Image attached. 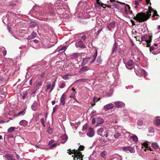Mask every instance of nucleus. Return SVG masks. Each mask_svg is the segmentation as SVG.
I'll use <instances>...</instances> for the list:
<instances>
[{
	"instance_id": "f8f14e48",
	"label": "nucleus",
	"mask_w": 160,
	"mask_h": 160,
	"mask_svg": "<svg viewBox=\"0 0 160 160\" xmlns=\"http://www.w3.org/2000/svg\"><path fill=\"white\" fill-rule=\"evenodd\" d=\"M114 104L117 108H123L125 106L124 103L122 102L117 101L114 102Z\"/></svg>"
},
{
	"instance_id": "39448f33",
	"label": "nucleus",
	"mask_w": 160,
	"mask_h": 160,
	"mask_svg": "<svg viewBox=\"0 0 160 160\" xmlns=\"http://www.w3.org/2000/svg\"><path fill=\"white\" fill-rule=\"evenodd\" d=\"M122 150L126 152L133 153L135 152V150L134 147H132L130 146L124 147L122 148Z\"/></svg>"
},
{
	"instance_id": "f257e3e1",
	"label": "nucleus",
	"mask_w": 160,
	"mask_h": 160,
	"mask_svg": "<svg viewBox=\"0 0 160 160\" xmlns=\"http://www.w3.org/2000/svg\"><path fill=\"white\" fill-rule=\"evenodd\" d=\"M151 16L153 20L157 19L159 17L157 11L150 8L147 13L142 12L138 13L134 19L139 22H143L147 21Z\"/></svg>"
},
{
	"instance_id": "9b49d317",
	"label": "nucleus",
	"mask_w": 160,
	"mask_h": 160,
	"mask_svg": "<svg viewBox=\"0 0 160 160\" xmlns=\"http://www.w3.org/2000/svg\"><path fill=\"white\" fill-rule=\"evenodd\" d=\"M115 26V23L114 22H111L108 23L107 25L106 29L108 31H110L112 28H113Z\"/></svg>"
},
{
	"instance_id": "8fccbe9b",
	"label": "nucleus",
	"mask_w": 160,
	"mask_h": 160,
	"mask_svg": "<svg viewBox=\"0 0 160 160\" xmlns=\"http://www.w3.org/2000/svg\"><path fill=\"white\" fill-rule=\"evenodd\" d=\"M36 92V90H31L29 92L30 94L32 95L33 94H35Z\"/></svg>"
},
{
	"instance_id": "ddd939ff",
	"label": "nucleus",
	"mask_w": 160,
	"mask_h": 160,
	"mask_svg": "<svg viewBox=\"0 0 160 160\" xmlns=\"http://www.w3.org/2000/svg\"><path fill=\"white\" fill-rule=\"evenodd\" d=\"M133 64V62L132 60H130L127 64H125L126 68L129 70H131L132 68V66Z\"/></svg>"
},
{
	"instance_id": "0eeeda50",
	"label": "nucleus",
	"mask_w": 160,
	"mask_h": 160,
	"mask_svg": "<svg viewBox=\"0 0 160 160\" xmlns=\"http://www.w3.org/2000/svg\"><path fill=\"white\" fill-rule=\"evenodd\" d=\"M120 127H118L116 128H112L110 129L112 131L113 130L115 131V133L114 135V137L116 139L118 138L121 135V133L120 132V131H119L120 130Z\"/></svg>"
},
{
	"instance_id": "e2e57ef3",
	"label": "nucleus",
	"mask_w": 160,
	"mask_h": 160,
	"mask_svg": "<svg viewBox=\"0 0 160 160\" xmlns=\"http://www.w3.org/2000/svg\"><path fill=\"white\" fill-rule=\"evenodd\" d=\"M57 105H56L53 108V112H54L56 110V107H57Z\"/></svg>"
},
{
	"instance_id": "37998d69",
	"label": "nucleus",
	"mask_w": 160,
	"mask_h": 160,
	"mask_svg": "<svg viewBox=\"0 0 160 160\" xmlns=\"http://www.w3.org/2000/svg\"><path fill=\"white\" fill-rule=\"evenodd\" d=\"M41 122L43 126V127H45V122H44V118H42L41 119Z\"/></svg>"
},
{
	"instance_id": "1a4fd4ad",
	"label": "nucleus",
	"mask_w": 160,
	"mask_h": 160,
	"mask_svg": "<svg viewBox=\"0 0 160 160\" xmlns=\"http://www.w3.org/2000/svg\"><path fill=\"white\" fill-rule=\"evenodd\" d=\"M75 46L77 48H84L86 47L85 45L81 40H78L75 43Z\"/></svg>"
},
{
	"instance_id": "dca6fc26",
	"label": "nucleus",
	"mask_w": 160,
	"mask_h": 160,
	"mask_svg": "<svg viewBox=\"0 0 160 160\" xmlns=\"http://www.w3.org/2000/svg\"><path fill=\"white\" fill-rule=\"evenodd\" d=\"M66 98V95L64 93H63L61 96V97L60 98V104H61L62 105H65V99Z\"/></svg>"
},
{
	"instance_id": "f3484780",
	"label": "nucleus",
	"mask_w": 160,
	"mask_h": 160,
	"mask_svg": "<svg viewBox=\"0 0 160 160\" xmlns=\"http://www.w3.org/2000/svg\"><path fill=\"white\" fill-rule=\"evenodd\" d=\"M4 158H6V160H15V159H13L12 156L9 154H7L3 156Z\"/></svg>"
},
{
	"instance_id": "0e129e2a",
	"label": "nucleus",
	"mask_w": 160,
	"mask_h": 160,
	"mask_svg": "<svg viewBox=\"0 0 160 160\" xmlns=\"http://www.w3.org/2000/svg\"><path fill=\"white\" fill-rule=\"evenodd\" d=\"M146 1L147 4L150 3V4H151L150 2V0H146Z\"/></svg>"
},
{
	"instance_id": "f704fd0d",
	"label": "nucleus",
	"mask_w": 160,
	"mask_h": 160,
	"mask_svg": "<svg viewBox=\"0 0 160 160\" xmlns=\"http://www.w3.org/2000/svg\"><path fill=\"white\" fill-rule=\"evenodd\" d=\"M26 112V109H24L22 111H20L18 113V116H22Z\"/></svg>"
},
{
	"instance_id": "603ef678",
	"label": "nucleus",
	"mask_w": 160,
	"mask_h": 160,
	"mask_svg": "<svg viewBox=\"0 0 160 160\" xmlns=\"http://www.w3.org/2000/svg\"><path fill=\"white\" fill-rule=\"evenodd\" d=\"M51 87V85L50 84H49L47 86L46 90L48 91L49 89Z\"/></svg>"
},
{
	"instance_id": "4d7b16f0",
	"label": "nucleus",
	"mask_w": 160,
	"mask_h": 160,
	"mask_svg": "<svg viewBox=\"0 0 160 160\" xmlns=\"http://www.w3.org/2000/svg\"><path fill=\"white\" fill-rule=\"evenodd\" d=\"M23 95L22 96V98L24 99L27 96V94L26 92H23Z\"/></svg>"
},
{
	"instance_id": "09e8293b",
	"label": "nucleus",
	"mask_w": 160,
	"mask_h": 160,
	"mask_svg": "<svg viewBox=\"0 0 160 160\" xmlns=\"http://www.w3.org/2000/svg\"><path fill=\"white\" fill-rule=\"evenodd\" d=\"M5 19H6L7 20H8V18L7 17V16H4L2 18V21H3V22L5 23V22H4V21H5Z\"/></svg>"
},
{
	"instance_id": "a19ab883",
	"label": "nucleus",
	"mask_w": 160,
	"mask_h": 160,
	"mask_svg": "<svg viewBox=\"0 0 160 160\" xmlns=\"http://www.w3.org/2000/svg\"><path fill=\"white\" fill-rule=\"evenodd\" d=\"M137 124L138 126H141L143 125V122L141 120H138L137 122Z\"/></svg>"
},
{
	"instance_id": "49530a36",
	"label": "nucleus",
	"mask_w": 160,
	"mask_h": 160,
	"mask_svg": "<svg viewBox=\"0 0 160 160\" xmlns=\"http://www.w3.org/2000/svg\"><path fill=\"white\" fill-rule=\"evenodd\" d=\"M100 100V98H97L94 97V98L93 99V101L94 102H97L98 101Z\"/></svg>"
},
{
	"instance_id": "7c9ffc66",
	"label": "nucleus",
	"mask_w": 160,
	"mask_h": 160,
	"mask_svg": "<svg viewBox=\"0 0 160 160\" xmlns=\"http://www.w3.org/2000/svg\"><path fill=\"white\" fill-rule=\"evenodd\" d=\"M78 54L77 53H73L70 56V58L72 59H76L78 57Z\"/></svg>"
},
{
	"instance_id": "de8ad7c7",
	"label": "nucleus",
	"mask_w": 160,
	"mask_h": 160,
	"mask_svg": "<svg viewBox=\"0 0 160 160\" xmlns=\"http://www.w3.org/2000/svg\"><path fill=\"white\" fill-rule=\"evenodd\" d=\"M81 39L83 41H85V40L87 39V37L86 35H83L82 36Z\"/></svg>"
},
{
	"instance_id": "774afa93",
	"label": "nucleus",
	"mask_w": 160,
	"mask_h": 160,
	"mask_svg": "<svg viewBox=\"0 0 160 160\" xmlns=\"http://www.w3.org/2000/svg\"><path fill=\"white\" fill-rule=\"evenodd\" d=\"M52 105H54L55 103V101H52Z\"/></svg>"
},
{
	"instance_id": "c9c22d12",
	"label": "nucleus",
	"mask_w": 160,
	"mask_h": 160,
	"mask_svg": "<svg viewBox=\"0 0 160 160\" xmlns=\"http://www.w3.org/2000/svg\"><path fill=\"white\" fill-rule=\"evenodd\" d=\"M67 48L66 46H64L62 47V48L60 49L59 51V52H64L66 50Z\"/></svg>"
},
{
	"instance_id": "4c0bfd02",
	"label": "nucleus",
	"mask_w": 160,
	"mask_h": 160,
	"mask_svg": "<svg viewBox=\"0 0 160 160\" xmlns=\"http://www.w3.org/2000/svg\"><path fill=\"white\" fill-rule=\"evenodd\" d=\"M97 55V51L96 50L93 55V60H92L91 63L93 62L95 59Z\"/></svg>"
},
{
	"instance_id": "393cba45",
	"label": "nucleus",
	"mask_w": 160,
	"mask_h": 160,
	"mask_svg": "<svg viewBox=\"0 0 160 160\" xmlns=\"http://www.w3.org/2000/svg\"><path fill=\"white\" fill-rule=\"evenodd\" d=\"M36 36V33L34 32H32L31 34L28 37V39L30 40L33 39L35 38Z\"/></svg>"
},
{
	"instance_id": "b1692460",
	"label": "nucleus",
	"mask_w": 160,
	"mask_h": 160,
	"mask_svg": "<svg viewBox=\"0 0 160 160\" xmlns=\"http://www.w3.org/2000/svg\"><path fill=\"white\" fill-rule=\"evenodd\" d=\"M28 123V121L24 120H22L19 122V124L20 125L24 127L26 126L27 125Z\"/></svg>"
},
{
	"instance_id": "c756f323",
	"label": "nucleus",
	"mask_w": 160,
	"mask_h": 160,
	"mask_svg": "<svg viewBox=\"0 0 160 160\" xmlns=\"http://www.w3.org/2000/svg\"><path fill=\"white\" fill-rule=\"evenodd\" d=\"M117 43L115 42L112 48V53H113L117 49Z\"/></svg>"
},
{
	"instance_id": "bb28decb",
	"label": "nucleus",
	"mask_w": 160,
	"mask_h": 160,
	"mask_svg": "<svg viewBox=\"0 0 160 160\" xmlns=\"http://www.w3.org/2000/svg\"><path fill=\"white\" fill-rule=\"evenodd\" d=\"M154 121L155 122V124L157 126H159L160 125V117H157L155 120Z\"/></svg>"
},
{
	"instance_id": "3c124183",
	"label": "nucleus",
	"mask_w": 160,
	"mask_h": 160,
	"mask_svg": "<svg viewBox=\"0 0 160 160\" xmlns=\"http://www.w3.org/2000/svg\"><path fill=\"white\" fill-rule=\"evenodd\" d=\"M57 146V144L56 143H54V144H52L50 148L51 149V148H52L55 147H56Z\"/></svg>"
},
{
	"instance_id": "412c9836",
	"label": "nucleus",
	"mask_w": 160,
	"mask_h": 160,
	"mask_svg": "<svg viewBox=\"0 0 160 160\" xmlns=\"http://www.w3.org/2000/svg\"><path fill=\"white\" fill-rule=\"evenodd\" d=\"M130 134L132 135L131 138L133 140V141L135 143H137L138 141V137L135 134H133L131 133Z\"/></svg>"
},
{
	"instance_id": "2eb2a0df",
	"label": "nucleus",
	"mask_w": 160,
	"mask_h": 160,
	"mask_svg": "<svg viewBox=\"0 0 160 160\" xmlns=\"http://www.w3.org/2000/svg\"><path fill=\"white\" fill-rule=\"evenodd\" d=\"M60 138L61 140L64 141L63 142H62V143L63 144L68 140V137L67 134H64L61 135L60 137Z\"/></svg>"
},
{
	"instance_id": "473e14b6",
	"label": "nucleus",
	"mask_w": 160,
	"mask_h": 160,
	"mask_svg": "<svg viewBox=\"0 0 160 160\" xmlns=\"http://www.w3.org/2000/svg\"><path fill=\"white\" fill-rule=\"evenodd\" d=\"M71 77V74H67L63 76L62 78L63 79L67 80H68Z\"/></svg>"
},
{
	"instance_id": "e433bc0d",
	"label": "nucleus",
	"mask_w": 160,
	"mask_h": 160,
	"mask_svg": "<svg viewBox=\"0 0 160 160\" xmlns=\"http://www.w3.org/2000/svg\"><path fill=\"white\" fill-rule=\"evenodd\" d=\"M42 80H41L40 81L38 82L36 84V87L37 88H39L42 85Z\"/></svg>"
},
{
	"instance_id": "79ce46f5",
	"label": "nucleus",
	"mask_w": 160,
	"mask_h": 160,
	"mask_svg": "<svg viewBox=\"0 0 160 160\" xmlns=\"http://www.w3.org/2000/svg\"><path fill=\"white\" fill-rule=\"evenodd\" d=\"M88 127V125L87 124H86L83 125L82 128V130L83 131L86 130Z\"/></svg>"
},
{
	"instance_id": "6e6d98bb",
	"label": "nucleus",
	"mask_w": 160,
	"mask_h": 160,
	"mask_svg": "<svg viewBox=\"0 0 160 160\" xmlns=\"http://www.w3.org/2000/svg\"><path fill=\"white\" fill-rule=\"evenodd\" d=\"M96 122V119L94 118H93L92 119V123L93 124H94Z\"/></svg>"
},
{
	"instance_id": "2f4dec72",
	"label": "nucleus",
	"mask_w": 160,
	"mask_h": 160,
	"mask_svg": "<svg viewBox=\"0 0 160 160\" xmlns=\"http://www.w3.org/2000/svg\"><path fill=\"white\" fill-rule=\"evenodd\" d=\"M30 27L32 28H34L35 27L37 28H38L37 24L35 22H32L30 24Z\"/></svg>"
},
{
	"instance_id": "864d4df0",
	"label": "nucleus",
	"mask_w": 160,
	"mask_h": 160,
	"mask_svg": "<svg viewBox=\"0 0 160 160\" xmlns=\"http://www.w3.org/2000/svg\"><path fill=\"white\" fill-rule=\"evenodd\" d=\"M65 86V83H62L61 85L60 86V88H63Z\"/></svg>"
},
{
	"instance_id": "aec40b11",
	"label": "nucleus",
	"mask_w": 160,
	"mask_h": 160,
	"mask_svg": "<svg viewBox=\"0 0 160 160\" xmlns=\"http://www.w3.org/2000/svg\"><path fill=\"white\" fill-rule=\"evenodd\" d=\"M91 58H85L83 60L82 62L81 63V65L83 66L87 63L89 61Z\"/></svg>"
},
{
	"instance_id": "c03bdc74",
	"label": "nucleus",
	"mask_w": 160,
	"mask_h": 160,
	"mask_svg": "<svg viewBox=\"0 0 160 160\" xmlns=\"http://www.w3.org/2000/svg\"><path fill=\"white\" fill-rule=\"evenodd\" d=\"M55 81H56L55 80L54 81V82H53V83L52 84V86L51 88V89L50 91V92H51L52 91V90L54 89V87L55 86Z\"/></svg>"
},
{
	"instance_id": "cd10ccee",
	"label": "nucleus",
	"mask_w": 160,
	"mask_h": 160,
	"mask_svg": "<svg viewBox=\"0 0 160 160\" xmlns=\"http://www.w3.org/2000/svg\"><path fill=\"white\" fill-rule=\"evenodd\" d=\"M152 147L154 149H159L158 144L155 142H153L151 143Z\"/></svg>"
},
{
	"instance_id": "69168bd1",
	"label": "nucleus",
	"mask_w": 160,
	"mask_h": 160,
	"mask_svg": "<svg viewBox=\"0 0 160 160\" xmlns=\"http://www.w3.org/2000/svg\"><path fill=\"white\" fill-rule=\"evenodd\" d=\"M33 80V78H32V79H30L29 81V84L30 85H31L32 81Z\"/></svg>"
},
{
	"instance_id": "a878e982",
	"label": "nucleus",
	"mask_w": 160,
	"mask_h": 160,
	"mask_svg": "<svg viewBox=\"0 0 160 160\" xmlns=\"http://www.w3.org/2000/svg\"><path fill=\"white\" fill-rule=\"evenodd\" d=\"M72 92L70 95V97L71 98H74L75 97V95L76 93V92L75 91V89L73 88L72 89Z\"/></svg>"
},
{
	"instance_id": "58836bf2",
	"label": "nucleus",
	"mask_w": 160,
	"mask_h": 160,
	"mask_svg": "<svg viewBox=\"0 0 160 160\" xmlns=\"http://www.w3.org/2000/svg\"><path fill=\"white\" fill-rule=\"evenodd\" d=\"M15 129L14 127H11L9 128L8 130V131L9 132H11L14 131Z\"/></svg>"
},
{
	"instance_id": "a211bd4d",
	"label": "nucleus",
	"mask_w": 160,
	"mask_h": 160,
	"mask_svg": "<svg viewBox=\"0 0 160 160\" xmlns=\"http://www.w3.org/2000/svg\"><path fill=\"white\" fill-rule=\"evenodd\" d=\"M97 124L96 126H98V125L101 124L104 122L103 119L101 118L98 117L97 119Z\"/></svg>"
},
{
	"instance_id": "4be33fe9",
	"label": "nucleus",
	"mask_w": 160,
	"mask_h": 160,
	"mask_svg": "<svg viewBox=\"0 0 160 160\" xmlns=\"http://www.w3.org/2000/svg\"><path fill=\"white\" fill-rule=\"evenodd\" d=\"M38 104L37 102H34L32 106V108L33 111H36L38 107Z\"/></svg>"
},
{
	"instance_id": "c85d7f7f",
	"label": "nucleus",
	"mask_w": 160,
	"mask_h": 160,
	"mask_svg": "<svg viewBox=\"0 0 160 160\" xmlns=\"http://www.w3.org/2000/svg\"><path fill=\"white\" fill-rule=\"evenodd\" d=\"M103 131V128H98L97 130V133L98 135L102 136L101 133Z\"/></svg>"
},
{
	"instance_id": "20e7f679",
	"label": "nucleus",
	"mask_w": 160,
	"mask_h": 160,
	"mask_svg": "<svg viewBox=\"0 0 160 160\" xmlns=\"http://www.w3.org/2000/svg\"><path fill=\"white\" fill-rule=\"evenodd\" d=\"M158 46L157 44L155 43L153 45L150 47V52L154 55H156L160 52V49H158V50L157 49Z\"/></svg>"
},
{
	"instance_id": "7ed1b4c3",
	"label": "nucleus",
	"mask_w": 160,
	"mask_h": 160,
	"mask_svg": "<svg viewBox=\"0 0 160 160\" xmlns=\"http://www.w3.org/2000/svg\"><path fill=\"white\" fill-rule=\"evenodd\" d=\"M142 41H145L146 43V47H150L152 40V37L149 35L145 34L141 37Z\"/></svg>"
},
{
	"instance_id": "6ab92c4d",
	"label": "nucleus",
	"mask_w": 160,
	"mask_h": 160,
	"mask_svg": "<svg viewBox=\"0 0 160 160\" xmlns=\"http://www.w3.org/2000/svg\"><path fill=\"white\" fill-rule=\"evenodd\" d=\"M88 81V79L84 78H81V79L76 80L75 81V82H77V83L87 82Z\"/></svg>"
},
{
	"instance_id": "13d9d810",
	"label": "nucleus",
	"mask_w": 160,
	"mask_h": 160,
	"mask_svg": "<svg viewBox=\"0 0 160 160\" xmlns=\"http://www.w3.org/2000/svg\"><path fill=\"white\" fill-rule=\"evenodd\" d=\"M15 157L16 158V159L14 158L15 159V160H16V159L18 160L20 159L19 155L17 154H15Z\"/></svg>"
},
{
	"instance_id": "423d86ee",
	"label": "nucleus",
	"mask_w": 160,
	"mask_h": 160,
	"mask_svg": "<svg viewBox=\"0 0 160 160\" xmlns=\"http://www.w3.org/2000/svg\"><path fill=\"white\" fill-rule=\"evenodd\" d=\"M141 146L142 149H143L145 151L147 150L152 151L151 148L148 146V142L145 141L141 143Z\"/></svg>"
},
{
	"instance_id": "bf43d9fd",
	"label": "nucleus",
	"mask_w": 160,
	"mask_h": 160,
	"mask_svg": "<svg viewBox=\"0 0 160 160\" xmlns=\"http://www.w3.org/2000/svg\"><path fill=\"white\" fill-rule=\"evenodd\" d=\"M134 5H139V3L138 2L137 0H135L134 2Z\"/></svg>"
},
{
	"instance_id": "f03ea898",
	"label": "nucleus",
	"mask_w": 160,
	"mask_h": 160,
	"mask_svg": "<svg viewBox=\"0 0 160 160\" xmlns=\"http://www.w3.org/2000/svg\"><path fill=\"white\" fill-rule=\"evenodd\" d=\"M68 153L69 154H74L75 156V157L74 158V160H83L82 158L83 155H82V153L80 152L78 150L73 149L71 150L69 149L68 150Z\"/></svg>"
},
{
	"instance_id": "052dcab7",
	"label": "nucleus",
	"mask_w": 160,
	"mask_h": 160,
	"mask_svg": "<svg viewBox=\"0 0 160 160\" xmlns=\"http://www.w3.org/2000/svg\"><path fill=\"white\" fill-rule=\"evenodd\" d=\"M113 1H114V0H108L107 1V3L108 4H109L110 2H112Z\"/></svg>"
},
{
	"instance_id": "338daca9",
	"label": "nucleus",
	"mask_w": 160,
	"mask_h": 160,
	"mask_svg": "<svg viewBox=\"0 0 160 160\" xmlns=\"http://www.w3.org/2000/svg\"><path fill=\"white\" fill-rule=\"evenodd\" d=\"M102 30V29H99L98 30V31H97V32L98 33V34H99L100 32H101V31Z\"/></svg>"
},
{
	"instance_id": "72a5a7b5",
	"label": "nucleus",
	"mask_w": 160,
	"mask_h": 160,
	"mask_svg": "<svg viewBox=\"0 0 160 160\" xmlns=\"http://www.w3.org/2000/svg\"><path fill=\"white\" fill-rule=\"evenodd\" d=\"M89 70V68L87 66H83L80 69V72H84L87 71Z\"/></svg>"
},
{
	"instance_id": "4468645a",
	"label": "nucleus",
	"mask_w": 160,
	"mask_h": 160,
	"mask_svg": "<svg viewBox=\"0 0 160 160\" xmlns=\"http://www.w3.org/2000/svg\"><path fill=\"white\" fill-rule=\"evenodd\" d=\"M114 107V105L112 103H109L103 107V109L105 110L111 109Z\"/></svg>"
},
{
	"instance_id": "680f3d73",
	"label": "nucleus",
	"mask_w": 160,
	"mask_h": 160,
	"mask_svg": "<svg viewBox=\"0 0 160 160\" xmlns=\"http://www.w3.org/2000/svg\"><path fill=\"white\" fill-rule=\"evenodd\" d=\"M148 132L149 133H152L153 132V130L152 128H149Z\"/></svg>"
},
{
	"instance_id": "5701e85b",
	"label": "nucleus",
	"mask_w": 160,
	"mask_h": 160,
	"mask_svg": "<svg viewBox=\"0 0 160 160\" xmlns=\"http://www.w3.org/2000/svg\"><path fill=\"white\" fill-rule=\"evenodd\" d=\"M108 153L107 151H103L100 153V156L103 159H106L107 157Z\"/></svg>"
},
{
	"instance_id": "ea45409f",
	"label": "nucleus",
	"mask_w": 160,
	"mask_h": 160,
	"mask_svg": "<svg viewBox=\"0 0 160 160\" xmlns=\"http://www.w3.org/2000/svg\"><path fill=\"white\" fill-rule=\"evenodd\" d=\"M141 71L142 74L144 77H146L147 76V73L145 70L143 69H142Z\"/></svg>"
},
{
	"instance_id": "a18cd8bd",
	"label": "nucleus",
	"mask_w": 160,
	"mask_h": 160,
	"mask_svg": "<svg viewBox=\"0 0 160 160\" xmlns=\"http://www.w3.org/2000/svg\"><path fill=\"white\" fill-rule=\"evenodd\" d=\"M96 111L95 110H93L92 112H91V115L92 116H95L96 114Z\"/></svg>"
},
{
	"instance_id": "6e6552de",
	"label": "nucleus",
	"mask_w": 160,
	"mask_h": 160,
	"mask_svg": "<svg viewBox=\"0 0 160 160\" xmlns=\"http://www.w3.org/2000/svg\"><path fill=\"white\" fill-rule=\"evenodd\" d=\"M130 7L128 5H125L124 9L122 11V12L124 14H131L132 13V11L130 10Z\"/></svg>"
},
{
	"instance_id": "9d476101",
	"label": "nucleus",
	"mask_w": 160,
	"mask_h": 160,
	"mask_svg": "<svg viewBox=\"0 0 160 160\" xmlns=\"http://www.w3.org/2000/svg\"><path fill=\"white\" fill-rule=\"evenodd\" d=\"M95 133L93 129L90 127L88 129V132L87 133V135L89 137H92L94 136Z\"/></svg>"
},
{
	"instance_id": "5fc2aeb1",
	"label": "nucleus",
	"mask_w": 160,
	"mask_h": 160,
	"mask_svg": "<svg viewBox=\"0 0 160 160\" xmlns=\"http://www.w3.org/2000/svg\"><path fill=\"white\" fill-rule=\"evenodd\" d=\"M84 146H82L80 145L79 147V149L80 150L82 151V150H84Z\"/></svg>"
}]
</instances>
